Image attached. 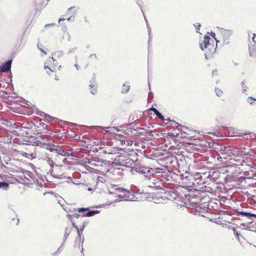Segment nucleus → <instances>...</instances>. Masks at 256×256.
I'll return each mask as SVG.
<instances>
[{
	"mask_svg": "<svg viewBox=\"0 0 256 256\" xmlns=\"http://www.w3.org/2000/svg\"><path fill=\"white\" fill-rule=\"evenodd\" d=\"M211 36L216 40V38H214L215 34L214 32H212Z\"/></svg>",
	"mask_w": 256,
	"mask_h": 256,
	"instance_id": "nucleus-32",
	"label": "nucleus"
},
{
	"mask_svg": "<svg viewBox=\"0 0 256 256\" xmlns=\"http://www.w3.org/2000/svg\"><path fill=\"white\" fill-rule=\"evenodd\" d=\"M90 92L93 94H96L97 93V84L92 82L90 84Z\"/></svg>",
	"mask_w": 256,
	"mask_h": 256,
	"instance_id": "nucleus-10",
	"label": "nucleus"
},
{
	"mask_svg": "<svg viewBox=\"0 0 256 256\" xmlns=\"http://www.w3.org/2000/svg\"><path fill=\"white\" fill-rule=\"evenodd\" d=\"M120 144L122 146H132L133 142L131 140H120Z\"/></svg>",
	"mask_w": 256,
	"mask_h": 256,
	"instance_id": "nucleus-15",
	"label": "nucleus"
},
{
	"mask_svg": "<svg viewBox=\"0 0 256 256\" xmlns=\"http://www.w3.org/2000/svg\"><path fill=\"white\" fill-rule=\"evenodd\" d=\"M250 54L252 56H256V44H252L249 48Z\"/></svg>",
	"mask_w": 256,
	"mask_h": 256,
	"instance_id": "nucleus-11",
	"label": "nucleus"
},
{
	"mask_svg": "<svg viewBox=\"0 0 256 256\" xmlns=\"http://www.w3.org/2000/svg\"><path fill=\"white\" fill-rule=\"evenodd\" d=\"M242 86H244V82H242ZM246 86H243V90L244 92L246 90Z\"/></svg>",
	"mask_w": 256,
	"mask_h": 256,
	"instance_id": "nucleus-28",
	"label": "nucleus"
},
{
	"mask_svg": "<svg viewBox=\"0 0 256 256\" xmlns=\"http://www.w3.org/2000/svg\"><path fill=\"white\" fill-rule=\"evenodd\" d=\"M72 228H66V232L64 234V237L66 238L70 235V233L72 231Z\"/></svg>",
	"mask_w": 256,
	"mask_h": 256,
	"instance_id": "nucleus-22",
	"label": "nucleus"
},
{
	"mask_svg": "<svg viewBox=\"0 0 256 256\" xmlns=\"http://www.w3.org/2000/svg\"><path fill=\"white\" fill-rule=\"evenodd\" d=\"M248 100H256V98H252V97H248Z\"/></svg>",
	"mask_w": 256,
	"mask_h": 256,
	"instance_id": "nucleus-33",
	"label": "nucleus"
},
{
	"mask_svg": "<svg viewBox=\"0 0 256 256\" xmlns=\"http://www.w3.org/2000/svg\"><path fill=\"white\" fill-rule=\"evenodd\" d=\"M230 34V32L228 30H224L222 33V38L224 40V42L226 44H228L229 42V36Z\"/></svg>",
	"mask_w": 256,
	"mask_h": 256,
	"instance_id": "nucleus-8",
	"label": "nucleus"
},
{
	"mask_svg": "<svg viewBox=\"0 0 256 256\" xmlns=\"http://www.w3.org/2000/svg\"><path fill=\"white\" fill-rule=\"evenodd\" d=\"M98 210H90L82 214V216H92L98 213Z\"/></svg>",
	"mask_w": 256,
	"mask_h": 256,
	"instance_id": "nucleus-14",
	"label": "nucleus"
},
{
	"mask_svg": "<svg viewBox=\"0 0 256 256\" xmlns=\"http://www.w3.org/2000/svg\"><path fill=\"white\" fill-rule=\"evenodd\" d=\"M224 178L225 179L226 182H232V181H234V176H229V175H228L227 176H226Z\"/></svg>",
	"mask_w": 256,
	"mask_h": 256,
	"instance_id": "nucleus-20",
	"label": "nucleus"
},
{
	"mask_svg": "<svg viewBox=\"0 0 256 256\" xmlns=\"http://www.w3.org/2000/svg\"><path fill=\"white\" fill-rule=\"evenodd\" d=\"M200 24H198V25L197 26V28H197L196 32H198V31L200 30Z\"/></svg>",
	"mask_w": 256,
	"mask_h": 256,
	"instance_id": "nucleus-31",
	"label": "nucleus"
},
{
	"mask_svg": "<svg viewBox=\"0 0 256 256\" xmlns=\"http://www.w3.org/2000/svg\"><path fill=\"white\" fill-rule=\"evenodd\" d=\"M44 147L49 150L50 152L56 151L58 154L62 156H69V152L64 150L62 147L54 146L50 143H45L44 144Z\"/></svg>",
	"mask_w": 256,
	"mask_h": 256,
	"instance_id": "nucleus-2",
	"label": "nucleus"
},
{
	"mask_svg": "<svg viewBox=\"0 0 256 256\" xmlns=\"http://www.w3.org/2000/svg\"><path fill=\"white\" fill-rule=\"evenodd\" d=\"M145 170H146V171H147L148 172H149V173H150V170H150V168H145Z\"/></svg>",
	"mask_w": 256,
	"mask_h": 256,
	"instance_id": "nucleus-34",
	"label": "nucleus"
},
{
	"mask_svg": "<svg viewBox=\"0 0 256 256\" xmlns=\"http://www.w3.org/2000/svg\"><path fill=\"white\" fill-rule=\"evenodd\" d=\"M210 38L208 36H204L203 42L200 44V45L202 50H204V49H208L210 52H212L215 51L216 48V46L214 44H211L210 42Z\"/></svg>",
	"mask_w": 256,
	"mask_h": 256,
	"instance_id": "nucleus-3",
	"label": "nucleus"
},
{
	"mask_svg": "<svg viewBox=\"0 0 256 256\" xmlns=\"http://www.w3.org/2000/svg\"><path fill=\"white\" fill-rule=\"evenodd\" d=\"M232 229H233V231H234V236H236V237L237 238V239L238 240H240V234L238 233V232L236 230V228H233Z\"/></svg>",
	"mask_w": 256,
	"mask_h": 256,
	"instance_id": "nucleus-21",
	"label": "nucleus"
},
{
	"mask_svg": "<svg viewBox=\"0 0 256 256\" xmlns=\"http://www.w3.org/2000/svg\"><path fill=\"white\" fill-rule=\"evenodd\" d=\"M89 59L91 61H92L94 60H96L97 59V57L96 56V55L95 54H91L90 57H89Z\"/></svg>",
	"mask_w": 256,
	"mask_h": 256,
	"instance_id": "nucleus-26",
	"label": "nucleus"
},
{
	"mask_svg": "<svg viewBox=\"0 0 256 256\" xmlns=\"http://www.w3.org/2000/svg\"><path fill=\"white\" fill-rule=\"evenodd\" d=\"M44 68L46 70V73L52 78H54L56 80H58V76L56 74L57 72L55 70H52L51 68H48L47 66H44Z\"/></svg>",
	"mask_w": 256,
	"mask_h": 256,
	"instance_id": "nucleus-5",
	"label": "nucleus"
},
{
	"mask_svg": "<svg viewBox=\"0 0 256 256\" xmlns=\"http://www.w3.org/2000/svg\"><path fill=\"white\" fill-rule=\"evenodd\" d=\"M150 110H152L154 114L160 120H164V117L155 108H150Z\"/></svg>",
	"mask_w": 256,
	"mask_h": 256,
	"instance_id": "nucleus-13",
	"label": "nucleus"
},
{
	"mask_svg": "<svg viewBox=\"0 0 256 256\" xmlns=\"http://www.w3.org/2000/svg\"><path fill=\"white\" fill-rule=\"evenodd\" d=\"M89 209L88 208H78L75 210H77L78 212H84L86 211H88Z\"/></svg>",
	"mask_w": 256,
	"mask_h": 256,
	"instance_id": "nucleus-23",
	"label": "nucleus"
},
{
	"mask_svg": "<svg viewBox=\"0 0 256 256\" xmlns=\"http://www.w3.org/2000/svg\"><path fill=\"white\" fill-rule=\"evenodd\" d=\"M237 168V167H236V166H231V167L230 168Z\"/></svg>",
	"mask_w": 256,
	"mask_h": 256,
	"instance_id": "nucleus-38",
	"label": "nucleus"
},
{
	"mask_svg": "<svg viewBox=\"0 0 256 256\" xmlns=\"http://www.w3.org/2000/svg\"><path fill=\"white\" fill-rule=\"evenodd\" d=\"M38 48L44 54H46V52L49 51L48 48L46 47L42 44L39 43L38 44Z\"/></svg>",
	"mask_w": 256,
	"mask_h": 256,
	"instance_id": "nucleus-12",
	"label": "nucleus"
},
{
	"mask_svg": "<svg viewBox=\"0 0 256 256\" xmlns=\"http://www.w3.org/2000/svg\"><path fill=\"white\" fill-rule=\"evenodd\" d=\"M50 60L51 62L52 60L53 62L54 60L52 58H50Z\"/></svg>",
	"mask_w": 256,
	"mask_h": 256,
	"instance_id": "nucleus-37",
	"label": "nucleus"
},
{
	"mask_svg": "<svg viewBox=\"0 0 256 256\" xmlns=\"http://www.w3.org/2000/svg\"><path fill=\"white\" fill-rule=\"evenodd\" d=\"M130 86L124 84L122 88V92L123 93L127 92L130 90Z\"/></svg>",
	"mask_w": 256,
	"mask_h": 256,
	"instance_id": "nucleus-19",
	"label": "nucleus"
},
{
	"mask_svg": "<svg viewBox=\"0 0 256 256\" xmlns=\"http://www.w3.org/2000/svg\"><path fill=\"white\" fill-rule=\"evenodd\" d=\"M252 40H253V42H254L253 44H256V34H254Z\"/></svg>",
	"mask_w": 256,
	"mask_h": 256,
	"instance_id": "nucleus-27",
	"label": "nucleus"
},
{
	"mask_svg": "<svg viewBox=\"0 0 256 256\" xmlns=\"http://www.w3.org/2000/svg\"><path fill=\"white\" fill-rule=\"evenodd\" d=\"M27 154L26 152H24V154L23 155H24V154Z\"/></svg>",
	"mask_w": 256,
	"mask_h": 256,
	"instance_id": "nucleus-40",
	"label": "nucleus"
},
{
	"mask_svg": "<svg viewBox=\"0 0 256 256\" xmlns=\"http://www.w3.org/2000/svg\"><path fill=\"white\" fill-rule=\"evenodd\" d=\"M64 20H65V19H64V18H60L59 19L58 22H60V21Z\"/></svg>",
	"mask_w": 256,
	"mask_h": 256,
	"instance_id": "nucleus-35",
	"label": "nucleus"
},
{
	"mask_svg": "<svg viewBox=\"0 0 256 256\" xmlns=\"http://www.w3.org/2000/svg\"><path fill=\"white\" fill-rule=\"evenodd\" d=\"M221 175V173L218 170H216L209 172L208 177L212 180H216L220 178Z\"/></svg>",
	"mask_w": 256,
	"mask_h": 256,
	"instance_id": "nucleus-6",
	"label": "nucleus"
},
{
	"mask_svg": "<svg viewBox=\"0 0 256 256\" xmlns=\"http://www.w3.org/2000/svg\"><path fill=\"white\" fill-rule=\"evenodd\" d=\"M21 179L24 180V178H22V176H21Z\"/></svg>",
	"mask_w": 256,
	"mask_h": 256,
	"instance_id": "nucleus-41",
	"label": "nucleus"
},
{
	"mask_svg": "<svg viewBox=\"0 0 256 256\" xmlns=\"http://www.w3.org/2000/svg\"><path fill=\"white\" fill-rule=\"evenodd\" d=\"M126 157L124 154L118 152V154L116 155L114 158H112V159L114 160V163L120 166H123L126 164L124 162L126 160Z\"/></svg>",
	"mask_w": 256,
	"mask_h": 256,
	"instance_id": "nucleus-4",
	"label": "nucleus"
},
{
	"mask_svg": "<svg viewBox=\"0 0 256 256\" xmlns=\"http://www.w3.org/2000/svg\"><path fill=\"white\" fill-rule=\"evenodd\" d=\"M72 216L74 218H78L80 216V215L78 214H74L72 215Z\"/></svg>",
	"mask_w": 256,
	"mask_h": 256,
	"instance_id": "nucleus-29",
	"label": "nucleus"
},
{
	"mask_svg": "<svg viewBox=\"0 0 256 256\" xmlns=\"http://www.w3.org/2000/svg\"><path fill=\"white\" fill-rule=\"evenodd\" d=\"M11 64H12L11 60L8 61L2 66V68H0V71L2 72H7L9 71L11 68Z\"/></svg>",
	"mask_w": 256,
	"mask_h": 256,
	"instance_id": "nucleus-7",
	"label": "nucleus"
},
{
	"mask_svg": "<svg viewBox=\"0 0 256 256\" xmlns=\"http://www.w3.org/2000/svg\"><path fill=\"white\" fill-rule=\"evenodd\" d=\"M72 224L76 228V230L77 231V233L78 234V236H80V234L82 233L83 230H84V225L83 224L82 227L80 229H79L78 228V226H76L75 223L72 222Z\"/></svg>",
	"mask_w": 256,
	"mask_h": 256,
	"instance_id": "nucleus-16",
	"label": "nucleus"
},
{
	"mask_svg": "<svg viewBox=\"0 0 256 256\" xmlns=\"http://www.w3.org/2000/svg\"><path fill=\"white\" fill-rule=\"evenodd\" d=\"M248 102H250V104H252V102H251L250 100H248Z\"/></svg>",
	"mask_w": 256,
	"mask_h": 256,
	"instance_id": "nucleus-39",
	"label": "nucleus"
},
{
	"mask_svg": "<svg viewBox=\"0 0 256 256\" xmlns=\"http://www.w3.org/2000/svg\"><path fill=\"white\" fill-rule=\"evenodd\" d=\"M9 188V184L6 182H0V188L8 190Z\"/></svg>",
	"mask_w": 256,
	"mask_h": 256,
	"instance_id": "nucleus-17",
	"label": "nucleus"
},
{
	"mask_svg": "<svg viewBox=\"0 0 256 256\" xmlns=\"http://www.w3.org/2000/svg\"><path fill=\"white\" fill-rule=\"evenodd\" d=\"M215 91H216V95L218 96H222L223 93L222 91L220 89L218 88H216Z\"/></svg>",
	"mask_w": 256,
	"mask_h": 256,
	"instance_id": "nucleus-24",
	"label": "nucleus"
},
{
	"mask_svg": "<svg viewBox=\"0 0 256 256\" xmlns=\"http://www.w3.org/2000/svg\"><path fill=\"white\" fill-rule=\"evenodd\" d=\"M22 172L25 178L28 180V178L26 177V176H30V178H32V172L26 170H22Z\"/></svg>",
	"mask_w": 256,
	"mask_h": 256,
	"instance_id": "nucleus-18",
	"label": "nucleus"
},
{
	"mask_svg": "<svg viewBox=\"0 0 256 256\" xmlns=\"http://www.w3.org/2000/svg\"><path fill=\"white\" fill-rule=\"evenodd\" d=\"M238 214L242 216H246L250 218H251L252 217H254L256 218V214H251L250 212H238Z\"/></svg>",
	"mask_w": 256,
	"mask_h": 256,
	"instance_id": "nucleus-9",
	"label": "nucleus"
},
{
	"mask_svg": "<svg viewBox=\"0 0 256 256\" xmlns=\"http://www.w3.org/2000/svg\"><path fill=\"white\" fill-rule=\"evenodd\" d=\"M141 172L143 174H146V172H145V171L144 170V168H142L141 170Z\"/></svg>",
	"mask_w": 256,
	"mask_h": 256,
	"instance_id": "nucleus-36",
	"label": "nucleus"
},
{
	"mask_svg": "<svg viewBox=\"0 0 256 256\" xmlns=\"http://www.w3.org/2000/svg\"><path fill=\"white\" fill-rule=\"evenodd\" d=\"M146 184L148 186L154 188L156 190L162 189V186H163L162 181L160 178H154L153 174H152L151 177L150 175L149 177H146Z\"/></svg>",
	"mask_w": 256,
	"mask_h": 256,
	"instance_id": "nucleus-1",
	"label": "nucleus"
},
{
	"mask_svg": "<svg viewBox=\"0 0 256 256\" xmlns=\"http://www.w3.org/2000/svg\"><path fill=\"white\" fill-rule=\"evenodd\" d=\"M200 24H198V25L197 26V28H197L196 32H198V31L200 30Z\"/></svg>",
	"mask_w": 256,
	"mask_h": 256,
	"instance_id": "nucleus-30",
	"label": "nucleus"
},
{
	"mask_svg": "<svg viewBox=\"0 0 256 256\" xmlns=\"http://www.w3.org/2000/svg\"><path fill=\"white\" fill-rule=\"evenodd\" d=\"M118 148H114V150H111L110 152H108V153L109 154H118L116 152L118 150Z\"/></svg>",
	"mask_w": 256,
	"mask_h": 256,
	"instance_id": "nucleus-25",
	"label": "nucleus"
}]
</instances>
